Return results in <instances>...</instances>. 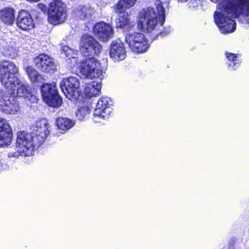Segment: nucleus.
I'll use <instances>...</instances> for the list:
<instances>
[{"instance_id": "f03ea898", "label": "nucleus", "mask_w": 249, "mask_h": 249, "mask_svg": "<svg viewBox=\"0 0 249 249\" xmlns=\"http://www.w3.org/2000/svg\"><path fill=\"white\" fill-rule=\"evenodd\" d=\"M0 80L1 84L10 94L23 97L31 103H36L37 96L27 83L18 78V69L14 63H2L0 65Z\"/></svg>"}, {"instance_id": "a878e982", "label": "nucleus", "mask_w": 249, "mask_h": 249, "mask_svg": "<svg viewBox=\"0 0 249 249\" xmlns=\"http://www.w3.org/2000/svg\"><path fill=\"white\" fill-rule=\"evenodd\" d=\"M136 0H120L116 5L115 11H125V10L133 6Z\"/></svg>"}, {"instance_id": "39448f33", "label": "nucleus", "mask_w": 249, "mask_h": 249, "mask_svg": "<svg viewBox=\"0 0 249 249\" xmlns=\"http://www.w3.org/2000/svg\"><path fill=\"white\" fill-rule=\"evenodd\" d=\"M102 49L101 45L93 36L84 35L80 43V51L86 59L80 62H98L94 55L98 54Z\"/></svg>"}, {"instance_id": "412c9836", "label": "nucleus", "mask_w": 249, "mask_h": 249, "mask_svg": "<svg viewBox=\"0 0 249 249\" xmlns=\"http://www.w3.org/2000/svg\"><path fill=\"white\" fill-rule=\"evenodd\" d=\"M0 19L6 24L12 25L15 21V11L13 8L5 7L0 10Z\"/></svg>"}, {"instance_id": "20e7f679", "label": "nucleus", "mask_w": 249, "mask_h": 249, "mask_svg": "<svg viewBox=\"0 0 249 249\" xmlns=\"http://www.w3.org/2000/svg\"><path fill=\"white\" fill-rule=\"evenodd\" d=\"M106 63H74L72 71L84 78L102 80L105 76Z\"/></svg>"}, {"instance_id": "4468645a", "label": "nucleus", "mask_w": 249, "mask_h": 249, "mask_svg": "<svg viewBox=\"0 0 249 249\" xmlns=\"http://www.w3.org/2000/svg\"><path fill=\"white\" fill-rule=\"evenodd\" d=\"M93 34L99 40L107 42L114 36V30L112 26L104 22L97 23L93 27Z\"/></svg>"}, {"instance_id": "cd10ccee", "label": "nucleus", "mask_w": 249, "mask_h": 249, "mask_svg": "<svg viewBox=\"0 0 249 249\" xmlns=\"http://www.w3.org/2000/svg\"><path fill=\"white\" fill-rule=\"evenodd\" d=\"M37 66L45 72H50L55 69L54 63H36Z\"/></svg>"}, {"instance_id": "423d86ee", "label": "nucleus", "mask_w": 249, "mask_h": 249, "mask_svg": "<svg viewBox=\"0 0 249 249\" xmlns=\"http://www.w3.org/2000/svg\"><path fill=\"white\" fill-rule=\"evenodd\" d=\"M36 140L33 135L25 131H19L17 133L16 147L23 156H30L33 155L36 146L40 144H36Z\"/></svg>"}, {"instance_id": "aec40b11", "label": "nucleus", "mask_w": 249, "mask_h": 249, "mask_svg": "<svg viewBox=\"0 0 249 249\" xmlns=\"http://www.w3.org/2000/svg\"><path fill=\"white\" fill-rule=\"evenodd\" d=\"M102 83L101 82H92L86 83L84 93L86 96L91 98L99 95L101 92Z\"/></svg>"}, {"instance_id": "2eb2a0df", "label": "nucleus", "mask_w": 249, "mask_h": 249, "mask_svg": "<svg viewBox=\"0 0 249 249\" xmlns=\"http://www.w3.org/2000/svg\"><path fill=\"white\" fill-rule=\"evenodd\" d=\"M109 54L114 61H123L125 59L126 56V52L124 44L120 39L112 41Z\"/></svg>"}, {"instance_id": "e433bc0d", "label": "nucleus", "mask_w": 249, "mask_h": 249, "mask_svg": "<svg viewBox=\"0 0 249 249\" xmlns=\"http://www.w3.org/2000/svg\"><path fill=\"white\" fill-rule=\"evenodd\" d=\"M213 2H216L218 0H211Z\"/></svg>"}, {"instance_id": "f3484780", "label": "nucleus", "mask_w": 249, "mask_h": 249, "mask_svg": "<svg viewBox=\"0 0 249 249\" xmlns=\"http://www.w3.org/2000/svg\"><path fill=\"white\" fill-rule=\"evenodd\" d=\"M17 25L19 28L24 31H29L34 27V23L31 16L25 10L20 11Z\"/></svg>"}, {"instance_id": "b1692460", "label": "nucleus", "mask_w": 249, "mask_h": 249, "mask_svg": "<svg viewBox=\"0 0 249 249\" xmlns=\"http://www.w3.org/2000/svg\"><path fill=\"white\" fill-rule=\"evenodd\" d=\"M62 54H65L67 58V60H70L74 62H77L78 52L76 50H73L67 45H64L61 47Z\"/></svg>"}, {"instance_id": "72a5a7b5", "label": "nucleus", "mask_w": 249, "mask_h": 249, "mask_svg": "<svg viewBox=\"0 0 249 249\" xmlns=\"http://www.w3.org/2000/svg\"><path fill=\"white\" fill-rule=\"evenodd\" d=\"M0 170H7L9 168V166L6 163H1Z\"/></svg>"}, {"instance_id": "473e14b6", "label": "nucleus", "mask_w": 249, "mask_h": 249, "mask_svg": "<svg viewBox=\"0 0 249 249\" xmlns=\"http://www.w3.org/2000/svg\"><path fill=\"white\" fill-rule=\"evenodd\" d=\"M38 8L39 9H40L42 12H46L48 10V8L47 7V6L43 4L40 3L38 5Z\"/></svg>"}, {"instance_id": "1a4fd4ad", "label": "nucleus", "mask_w": 249, "mask_h": 249, "mask_svg": "<svg viewBox=\"0 0 249 249\" xmlns=\"http://www.w3.org/2000/svg\"><path fill=\"white\" fill-rule=\"evenodd\" d=\"M125 38L126 42L133 52L144 53L149 48L148 40L142 33L130 32L126 35Z\"/></svg>"}, {"instance_id": "f8f14e48", "label": "nucleus", "mask_w": 249, "mask_h": 249, "mask_svg": "<svg viewBox=\"0 0 249 249\" xmlns=\"http://www.w3.org/2000/svg\"><path fill=\"white\" fill-rule=\"evenodd\" d=\"M0 110L7 114H16L19 110L18 104L10 93L5 90H0Z\"/></svg>"}, {"instance_id": "4be33fe9", "label": "nucleus", "mask_w": 249, "mask_h": 249, "mask_svg": "<svg viewBox=\"0 0 249 249\" xmlns=\"http://www.w3.org/2000/svg\"><path fill=\"white\" fill-rule=\"evenodd\" d=\"M75 124L74 120L67 118L60 117L56 120L58 128L63 131H67L71 128Z\"/></svg>"}, {"instance_id": "bb28decb", "label": "nucleus", "mask_w": 249, "mask_h": 249, "mask_svg": "<svg viewBox=\"0 0 249 249\" xmlns=\"http://www.w3.org/2000/svg\"><path fill=\"white\" fill-rule=\"evenodd\" d=\"M89 113V108L87 106L80 107L77 111L76 116L80 121H83L85 116Z\"/></svg>"}, {"instance_id": "393cba45", "label": "nucleus", "mask_w": 249, "mask_h": 249, "mask_svg": "<svg viewBox=\"0 0 249 249\" xmlns=\"http://www.w3.org/2000/svg\"><path fill=\"white\" fill-rule=\"evenodd\" d=\"M3 53L7 56H9L12 58L16 57L17 55L18 48L16 46V42L11 41L7 43L3 48Z\"/></svg>"}, {"instance_id": "9d476101", "label": "nucleus", "mask_w": 249, "mask_h": 249, "mask_svg": "<svg viewBox=\"0 0 249 249\" xmlns=\"http://www.w3.org/2000/svg\"><path fill=\"white\" fill-rule=\"evenodd\" d=\"M60 87L66 97L71 100H76L80 95V82L76 77L71 76L64 78Z\"/></svg>"}, {"instance_id": "dca6fc26", "label": "nucleus", "mask_w": 249, "mask_h": 249, "mask_svg": "<svg viewBox=\"0 0 249 249\" xmlns=\"http://www.w3.org/2000/svg\"><path fill=\"white\" fill-rule=\"evenodd\" d=\"M12 132L8 121L0 118V146L9 145L12 140Z\"/></svg>"}, {"instance_id": "7c9ffc66", "label": "nucleus", "mask_w": 249, "mask_h": 249, "mask_svg": "<svg viewBox=\"0 0 249 249\" xmlns=\"http://www.w3.org/2000/svg\"><path fill=\"white\" fill-rule=\"evenodd\" d=\"M17 151H11L8 153L9 157L18 158L19 155L23 156L21 153L19 152L18 149H17Z\"/></svg>"}, {"instance_id": "6ab92c4d", "label": "nucleus", "mask_w": 249, "mask_h": 249, "mask_svg": "<svg viewBox=\"0 0 249 249\" xmlns=\"http://www.w3.org/2000/svg\"><path fill=\"white\" fill-rule=\"evenodd\" d=\"M95 11L89 4L77 5L73 10L74 15L79 19L89 18L92 16Z\"/></svg>"}, {"instance_id": "2f4dec72", "label": "nucleus", "mask_w": 249, "mask_h": 249, "mask_svg": "<svg viewBox=\"0 0 249 249\" xmlns=\"http://www.w3.org/2000/svg\"><path fill=\"white\" fill-rule=\"evenodd\" d=\"M239 63H228V68L230 71L235 70L239 67Z\"/></svg>"}, {"instance_id": "c756f323", "label": "nucleus", "mask_w": 249, "mask_h": 249, "mask_svg": "<svg viewBox=\"0 0 249 249\" xmlns=\"http://www.w3.org/2000/svg\"><path fill=\"white\" fill-rule=\"evenodd\" d=\"M226 55L229 61H235L239 60L238 57L239 56L237 54H233L231 53H226Z\"/></svg>"}, {"instance_id": "7ed1b4c3", "label": "nucleus", "mask_w": 249, "mask_h": 249, "mask_svg": "<svg viewBox=\"0 0 249 249\" xmlns=\"http://www.w3.org/2000/svg\"><path fill=\"white\" fill-rule=\"evenodd\" d=\"M156 10L153 7L143 8L139 14L138 28L143 32H151L157 26L158 21L161 26L165 20L164 9L160 0L155 3Z\"/></svg>"}, {"instance_id": "f257e3e1", "label": "nucleus", "mask_w": 249, "mask_h": 249, "mask_svg": "<svg viewBox=\"0 0 249 249\" xmlns=\"http://www.w3.org/2000/svg\"><path fill=\"white\" fill-rule=\"evenodd\" d=\"M241 17L249 22V0H221L214 12V21L222 34L236 29L234 19Z\"/></svg>"}, {"instance_id": "0eeeda50", "label": "nucleus", "mask_w": 249, "mask_h": 249, "mask_svg": "<svg viewBox=\"0 0 249 249\" xmlns=\"http://www.w3.org/2000/svg\"><path fill=\"white\" fill-rule=\"evenodd\" d=\"M113 101L109 97L100 98L93 111V121L96 123H101L108 120L113 110Z\"/></svg>"}, {"instance_id": "c9c22d12", "label": "nucleus", "mask_w": 249, "mask_h": 249, "mask_svg": "<svg viewBox=\"0 0 249 249\" xmlns=\"http://www.w3.org/2000/svg\"><path fill=\"white\" fill-rule=\"evenodd\" d=\"M188 0H178V1L180 3H184L187 1Z\"/></svg>"}, {"instance_id": "c85d7f7f", "label": "nucleus", "mask_w": 249, "mask_h": 249, "mask_svg": "<svg viewBox=\"0 0 249 249\" xmlns=\"http://www.w3.org/2000/svg\"><path fill=\"white\" fill-rule=\"evenodd\" d=\"M53 61L52 57L44 53L39 54L34 59L35 62H53Z\"/></svg>"}, {"instance_id": "6e6552de", "label": "nucleus", "mask_w": 249, "mask_h": 249, "mask_svg": "<svg viewBox=\"0 0 249 249\" xmlns=\"http://www.w3.org/2000/svg\"><path fill=\"white\" fill-rule=\"evenodd\" d=\"M48 21L53 25L64 22L67 17L65 5L60 0H54L49 4L48 10Z\"/></svg>"}, {"instance_id": "f704fd0d", "label": "nucleus", "mask_w": 249, "mask_h": 249, "mask_svg": "<svg viewBox=\"0 0 249 249\" xmlns=\"http://www.w3.org/2000/svg\"><path fill=\"white\" fill-rule=\"evenodd\" d=\"M170 33V28H168L167 29H165V30L160 32V34L162 36H165L169 34Z\"/></svg>"}, {"instance_id": "a211bd4d", "label": "nucleus", "mask_w": 249, "mask_h": 249, "mask_svg": "<svg viewBox=\"0 0 249 249\" xmlns=\"http://www.w3.org/2000/svg\"><path fill=\"white\" fill-rule=\"evenodd\" d=\"M115 12L119 13V16L115 20L116 28H122L124 31H129L134 27L135 22L130 20L129 15L125 11Z\"/></svg>"}, {"instance_id": "9b49d317", "label": "nucleus", "mask_w": 249, "mask_h": 249, "mask_svg": "<svg viewBox=\"0 0 249 249\" xmlns=\"http://www.w3.org/2000/svg\"><path fill=\"white\" fill-rule=\"evenodd\" d=\"M41 95L44 101L49 106L58 107L62 100L58 95L54 83H46L41 88Z\"/></svg>"}, {"instance_id": "5701e85b", "label": "nucleus", "mask_w": 249, "mask_h": 249, "mask_svg": "<svg viewBox=\"0 0 249 249\" xmlns=\"http://www.w3.org/2000/svg\"><path fill=\"white\" fill-rule=\"evenodd\" d=\"M26 71L30 81L33 84H38L42 83L44 81L43 76L33 68L30 67H27Z\"/></svg>"}, {"instance_id": "ddd939ff", "label": "nucleus", "mask_w": 249, "mask_h": 249, "mask_svg": "<svg viewBox=\"0 0 249 249\" xmlns=\"http://www.w3.org/2000/svg\"><path fill=\"white\" fill-rule=\"evenodd\" d=\"M36 144L41 145L50 134L49 124L46 119H41L36 122L33 128V134Z\"/></svg>"}]
</instances>
